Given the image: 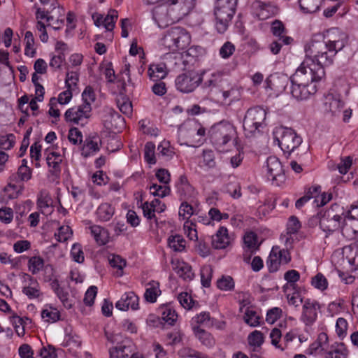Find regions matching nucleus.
<instances>
[{"mask_svg": "<svg viewBox=\"0 0 358 358\" xmlns=\"http://www.w3.org/2000/svg\"><path fill=\"white\" fill-rule=\"evenodd\" d=\"M347 42V36L338 28H332L326 33L325 43L330 46L322 55H317L315 64H318L324 69L333 64L334 57L338 52L343 49Z\"/></svg>", "mask_w": 358, "mask_h": 358, "instance_id": "f257e3e1", "label": "nucleus"}, {"mask_svg": "<svg viewBox=\"0 0 358 358\" xmlns=\"http://www.w3.org/2000/svg\"><path fill=\"white\" fill-rule=\"evenodd\" d=\"M325 76L324 69L315 64L312 59H307L301 64L295 73L289 78L291 83L316 85Z\"/></svg>", "mask_w": 358, "mask_h": 358, "instance_id": "f03ea898", "label": "nucleus"}, {"mask_svg": "<svg viewBox=\"0 0 358 358\" xmlns=\"http://www.w3.org/2000/svg\"><path fill=\"white\" fill-rule=\"evenodd\" d=\"M273 139L278 142V145L285 154L291 155L296 152V155H300L299 151L303 140L302 138L292 128L283 126L275 127L273 132Z\"/></svg>", "mask_w": 358, "mask_h": 358, "instance_id": "7ed1b4c3", "label": "nucleus"}, {"mask_svg": "<svg viewBox=\"0 0 358 358\" xmlns=\"http://www.w3.org/2000/svg\"><path fill=\"white\" fill-rule=\"evenodd\" d=\"M208 134L210 142L216 149L224 151V147L236 138L237 133L232 124L227 121H221L210 127Z\"/></svg>", "mask_w": 358, "mask_h": 358, "instance_id": "20e7f679", "label": "nucleus"}, {"mask_svg": "<svg viewBox=\"0 0 358 358\" xmlns=\"http://www.w3.org/2000/svg\"><path fill=\"white\" fill-rule=\"evenodd\" d=\"M341 220L342 217L338 214H334V210L331 208L324 213L322 211L317 213L315 216L310 219L309 222L311 224L319 222L322 231L330 234L339 228Z\"/></svg>", "mask_w": 358, "mask_h": 358, "instance_id": "39448f33", "label": "nucleus"}, {"mask_svg": "<svg viewBox=\"0 0 358 358\" xmlns=\"http://www.w3.org/2000/svg\"><path fill=\"white\" fill-rule=\"evenodd\" d=\"M203 82V73L188 71L178 75L175 80L176 89L182 93L194 92Z\"/></svg>", "mask_w": 358, "mask_h": 358, "instance_id": "423d86ee", "label": "nucleus"}, {"mask_svg": "<svg viewBox=\"0 0 358 358\" xmlns=\"http://www.w3.org/2000/svg\"><path fill=\"white\" fill-rule=\"evenodd\" d=\"M266 110L259 106L248 109L243 119V127L247 135L253 134L266 119Z\"/></svg>", "mask_w": 358, "mask_h": 358, "instance_id": "0eeeda50", "label": "nucleus"}, {"mask_svg": "<svg viewBox=\"0 0 358 358\" xmlns=\"http://www.w3.org/2000/svg\"><path fill=\"white\" fill-rule=\"evenodd\" d=\"M152 17L157 23L165 26L180 20V16L174 11L172 5L162 3L155 6L152 10Z\"/></svg>", "mask_w": 358, "mask_h": 358, "instance_id": "6e6552de", "label": "nucleus"}, {"mask_svg": "<svg viewBox=\"0 0 358 358\" xmlns=\"http://www.w3.org/2000/svg\"><path fill=\"white\" fill-rule=\"evenodd\" d=\"M266 176L277 186L285 180L282 165L275 156H270L266 159Z\"/></svg>", "mask_w": 358, "mask_h": 358, "instance_id": "1a4fd4ad", "label": "nucleus"}, {"mask_svg": "<svg viewBox=\"0 0 358 358\" xmlns=\"http://www.w3.org/2000/svg\"><path fill=\"white\" fill-rule=\"evenodd\" d=\"M236 11L224 8L223 3L215 6L214 15L215 17V27L219 33H224L228 28L229 24L233 18Z\"/></svg>", "mask_w": 358, "mask_h": 358, "instance_id": "9d476101", "label": "nucleus"}, {"mask_svg": "<svg viewBox=\"0 0 358 358\" xmlns=\"http://www.w3.org/2000/svg\"><path fill=\"white\" fill-rule=\"evenodd\" d=\"M344 107V102L338 94L328 93L324 97L323 111L331 117L338 116Z\"/></svg>", "mask_w": 358, "mask_h": 358, "instance_id": "9b49d317", "label": "nucleus"}, {"mask_svg": "<svg viewBox=\"0 0 358 358\" xmlns=\"http://www.w3.org/2000/svg\"><path fill=\"white\" fill-rule=\"evenodd\" d=\"M91 110L90 103H83L78 106L69 108L64 114V118L66 122L78 124L83 118L87 119L90 117Z\"/></svg>", "mask_w": 358, "mask_h": 358, "instance_id": "f8f14e48", "label": "nucleus"}, {"mask_svg": "<svg viewBox=\"0 0 358 358\" xmlns=\"http://www.w3.org/2000/svg\"><path fill=\"white\" fill-rule=\"evenodd\" d=\"M320 303L310 299H306L303 301L301 320L308 326L312 325L317 319V310L320 309Z\"/></svg>", "mask_w": 358, "mask_h": 358, "instance_id": "ddd939ff", "label": "nucleus"}, {"mask_svg": "<svg viewBox=\"0 0 358 358\" xmlns=\"http://www.w3.org/2000/svg\"><path fill=\"white\" fill-rule=\"evenodd\" d=\"M326 34L322 36V40H317L313 38L311 41L305 48L307 59H312L314 60L317 59V55H322L328 50L330 47L329 44L325 43Z\"/></svg>", "mask_w": 358, "mask_h": 358, "instance_id": "4468645a", "label": "nucleus"}, {"mask_svg": "<svg viewBox=\"0 0 358 358\" xmlns=\"http://www.w3.org/2000/svg\"><path fill=\"white\" fill-rule=\"evenodd\" d=\"M290 93L297 100H305L316 93L317 88L316 85L306 83H291Z\"/></svg>", "mask_w": 358, "mask_h": 358, "instance_id": "2eb2a0df", "label": "nucleus"}, {"mask_svg": "<svg viewBox=\"0 0 358 358\" xmlns=\"http://www.w3.org/2000/svg\"><path fill=\"white\" fill-rule=\"evenodd\" d=\"M226 83L222 73L216 72L212 73L210 77L202 82L201 85L202 88L209 94L214 90H222L224 88V84Z\"/></svg>", "mask_w": 358, "mask_h": 358, "instance_id": "dca6fc26", "label": "nucleus"}, {"mask_svg": "<svg viewBox=\"0 0 358 358\" xmlns=\"http://www.w3.org/2000/svg\"><path fill=\"white\" fill-rule=\"evenodd\" d=\"M115 307L120 310H127L130 307L132 310L138 308V297L133 292L124 293L115 303Z\"/></svg>", "mask_w": 358, "mask_h": 358, "instance_id": "f3484780", "label": "nucleus"}, {"mask_svg": "<svg viewBox=\"0 0 358 358\" xmlns=\"http://www.w3.org/2000/svg\"><path fill=\"white\" fill-rule=\"evenodd\" d=\"M172 37L176 41L178 50L185 49L191 42V36L185 29L180 27H172Z\"/></svg>", "mask_w": 358, "mask_h": 358, "instance_id": "a211bd4d", "label": "nucleus"}, {"mask_svg": "<svg viewBox=\"0 0 358 358\" xmlns=\"http://www.w3.org/2000/svg\"><path fill=\"white\" fill-rule=\"evenodd\" d=\"M176 186L177 188V194L180 200H187L192 196L194 189L189 182L186 176L181 175Z\"/></svg>", "mask_w": 358, "mask_h": 358, "instance_id": "6ab92c4d", "label": "nucleus"}, {"mask_svg": "<svg viewBox=\"0 0 358 358\" xmlns=\"http://www.w3.org/2000/svg\"><path fill=\"white\" fill-rule=\"evenodd\" d=\"M230 243V238L228 235V230L224 227H221L216 234L213 236L212 245L215 249H224Z\"/></svg>", "mask_w": 358, "mask_h": 358, "instance_id": "aec40b11", "label": "nucleus"}, {"mask_svg": "<svg viewBox=\"0 0 358 358\" xmlns=\"http://www.w3.org/2000/svg\"><path fill=\"white\" fill-rule=\"evenodd\" d=\"M271 31L274 36L279 38V41H282L284 45H289L293 41V38L292 37L285 36L287 30L283 23L278 20H275L272 22Z\"/></svg>", "mask_w": 358, "mask_h": 358, "instance_id": "412c9836", "label": "nucleus"}, {"mask_svg": "<svg viewBox=\"0 0 358 358\" xmlns=\"http://www.w3.org/2000/svg\"><path fill=\"white\" fill-rule=\"evenodd\" d=\"M96 139V137L94 136H89L85 138L81 149V155L83 157L87 158L99 151L100 147Z\"/></svg>", "mask_w": 358, "mask_h": 358, "instance_id": "4be33fe9", "label": "nucleus"}, {"mask_svg": "<svg viewBox=\"0 0 358 358\" xmlns=\"http://www.w3.org/2000/svg\"><path fill=\"white\" fill-rule=\"evenodd\" d=\"M171 5L176 6L178 9L176 12L180 20L184 16L187 15L194 8L196 3V0H171Z\"/></svg>", "mask_w": 358, "mask_h": 358, "instance_id": "5701e85b", "label": "nucleus"}, {"mask_svg": "<svg viewBox=\"0 0 358 358\" xmlns=\"http://www.w3.org/2000/svg\"><path fill=\"white\" fill-rule=\"evenodd\" d=\"M90 230L98 245H104L108 243L110 236L107 229L99 225H94L90 227Z\"/></svg>", "mask_w": 358, "mask_h": 358, "instance_id": "b1692460", "label": "nucleus"}, {"mask_svg": "<svg viewBox=\"0 0 358 358\" xmlns=\"http://www.w3.org/2000/svg\"><path fill=\"white\" fill-rule=\"evenodd\" d=\"M174 265L173 268L178 274V275L184 280H191L193 279L194 274L192 271V266L184 262L178 261L176 264L172 261Z\"/></svg>", "mask_w": 358, "mask_h": 358, "instance_id": "393cba45", "label": "nucleus"}, {"mask_svg": "<svg viewBox=\"0 0 358 358\" xmlns=\"http://www.w3.org/2000/svg\"><path fill=\"white\" fill-rule=\"evenodd\" d=\"M148 287L146 288L144 297L146 301L155 303L158 296L161 294L159 289V282L152 280L147 284Z\"/></svg>", "mask_w": 358, "mask_h": 358, "instance_id": "a878e982", "label": "nucleus"}, {"mask_svg": "<svg viewBox=\"0 0 358 358\" xmlns=\"http://www.w3.org/2000/svg\"><path fill=\"white\" fill-rule=\"evenodd\" d=\"M348 351L343 343H335L327 352L325 358H347Z\"/></svg>", "mask_w": 358, "mask_h": 358, "instance_id": "bb28decb", "label": "nucleus"}, {"mask_svg": "<svg viewBox=\"0 0 358 358\" xmlns=\"http://www.w3.org/2000/svg\"><path fill=\"white\" fill-rule=\"evenodd\" d=\"M166 69L165 64H152L148 69V73L151 80L157 81L166 76L167 72Z\"/></svg>", "mask_w": 358, "mask_h": 358, "instance_id": "cd10ccee", "label": "nucleus"}, {"mask_svg": "<svg viewBox=\"0 0 358 358\" xmlns=\"http://www.w3.org/2000/svg\"><path fill=\"white\" fill-rule=\"evenodd\" d=\"M23 189V185H18L9 182L3 189L4 198L8 200L17 199L22 194Z\"/></svg>", "mask_w": 358, "mask_h": 358, "instance_id": "c85d7f7f", "label": "nucleus"}, {"mask_svg": "<svg viewBox=\"0 0 358 358\" xmlns=\"http://www.w3.org/2000/svg\"><path fill=\"white\" fill-rule=\"evenodd\" d=\"M322 0H299L300 9L304 13H313L320 8Z\"/></svg>", "mask_w": 358, "mask_h": 358, "instance_id": "c756f323", "label": "nucleus"}, {"mask_svg": "<svg viewBox=\"0 0 358 358\" xmlns=\"http://www.w3.org/2000/svg\"><path fill=\"white\" fill-rule=\"evenodd\" d=\"M192 330L195 336L206 346H211L213 344V339L210 334L201 329L198 325L192 327Z\"/></svg>", "mask_w": 358, "mask_h": 358, "instance_id": "7c9ffc66", "label": "nucleus"}, {"mask_svg": "<svg viewBox=\"0 0 358 358\" xmlns=\"http://www.w3.org/2000/svg\"><path fill=\"white\" fill-rule=\"evenodd\" d=\"M161 309L162 320L169 325H173L178 318V314L176 310L173 309L170 304L163 305Z\"/></svg>", "mask_w": 358, "mask_h": 358, "instance_id": "2f4dec72", "label": "nucleus"}, {"mask_svg": "<svg viewBox=\"0 0 358 358\" xmlns=\"http://www.w3.org/2000/svg\"><path fill=\"white\" fill-rule=\"evenodd\" d=\"M113 214L114 208L107 203L101 204L96 210L99 219L104 222L109 220Z\"/></svg>", "mask_w": 358, "mask_h": 358, "instance_id": "473e14b6", "label": "nucleus"}, {"mask_svg": "<svg viewBox=\"0 0 358 358\" xmlns=\"http://www.w3.org/2000/svg\"><path fill=\"white\" fill-rule=\"evenodd\" d=\"M278 247H273L269 255L268 259L266 262L268 269L270 273H273L279 269L280 265L281 264L280 260L278 259L277 255V250Z\"/></svg>", "mask_w": 358, "mask_h": 358, "instance_id": "72a5a7b5", "label": "nucleus"}, {"mask_svg": "<svg viewBox=\"0 0 358 358\" xmlns=\"http://www.w3.org/2000/svg\"><path fill=\"white\" fill-rule=\"evenodd\" d=\"M185 241L182 236L176 234L171 236L168 238V245L176 252H182L185 250Z\"/></svg>", "mask_w": 358, "mask_h": 358, "instance_id": "f704fd0d", "label": "nucleus"}, {"mask_svg": "<svg viewBox=\"0 0 358 358\" xmlns=\"http://www.w3.org/2000/svg\"><path fill=\"white\" fill-rule=\"evenodd\" d=\"M32 170L30 168H24V166H20L16 174L10 177V181H28L31 178Z\"/></svg>", "mask_w": 358, "mask_h": 358, "instance_id": "c9c22d12", "label": "nucleus"}, {"mask_svg": "<svg viewBox=\"0 0 358 358\" xmlns=\"http://www.w3.org/2000/svg\"><path fill=\"white\" fill-rule=\"evenodd\" d=\"M117 106L120 110L125 115H129L132 112L131 102L122 93L117 98Z\"/></svg>", "mask_w": 358, "mask_h": 358, "instance_id": "e433bc0d", "label": "nucleus"}, {"mask_svg": "<svg viewBox=\"0 0 358 358\" xmlns=\"http://www.w3.org/2000/svg\"><path fill=\"white\" fill-rule=\"evenodd\" d=\"M248 343L253 347V351H256V348H260L264 343V334L257 330L252 331L248 337Z\"/></svg>", "mask_w": 358, "mask_h": 358, "instance_id": "4c0bfd02", "label": "nucleus"}, {"mask_svg": "<svg viewBox=\"0 0 358 358\" xmlns=\"http://www.w3.org/2000/svg\"><path fill=\"white\" fill-rule=\"evenodd\" d=\"M243 242L251 252L256 251L259 248V244L257 243V236L253 231L245 234L243 237Z\"/></svg>", "mask_w": 358, "mask_h": 358, "instance_id": "58836bf2", "label": "nucleus"}, {"mask_svg": "<svg viewBox=\"0 0 358 358\" xmlns=\"http://www.w3.org/2000/svg\"><path fill=\"white\" fill-rule=\"evenodd\" d=\"M155 150V145L154 143L150 141L145 143L144 148V158L150 164H155L156 163Z\"/></svg>", "mask_w": 358, "mask_h": 358, "instance_id": "ea45409f", "label": "nucleus"}, {"mask_svg": "<svg viewBox=\"0 0 358 358\" xmlns=\"http://www.w3.org/2000/svg\"><path fill=\"white\" fill-rule=\"evenodd\" d=\"M44 266V260L39 256L32 257L29 259L28 266L32 274L38 273Z\"/></svg>", "mask_w": 358, "mask_h": 358, "instance_id": "a19ab883", "label": "nucleus"}, {"mask_svg": "<svg viewBox=\"0 0 358 358\" xmlns=\"http://www.w3.org/2000/svg\"><path fill=\"white\" fill-rule=\"evenodd\" d=\"M24 40L26 41L24 54L27 56L33 57L36 54V50L33 48L34 44V38L31 31H26Z\"/></svg>", "mask_w": 358, "mask_h": 358, "instance_id": "79ce46f5", "label": "nucleus"}, {"mask_svg": "<svg viewBox=\"0 0 358 358\" xmlns=\"http://www.w3.org/2000/svg\"><path fill=\"white\" fill-rule=\"evenodd\" d=\"M311 285L315 288L324 291L328 287V281L322 273H318L312 278Z\"/></svg>", "mask_w": 358, "mask_h": 358, "instance_id": "37998d69", "label": "nucleus"}, {"mask_svg": "<svg viewBox=\"0 0 358 358\" xmlns=\"http://www.w3.org/2000/svg\"><path fill=\"white\" fill-rule=\"evenodd\" d=\"M217 286L221 290L231 291L234 288V279L229 275H222L217 280Z\"/></svg>", "mask_w": 358, "mask_h": 358, "instance_id": "c03bdc74", "label": "nucleus"}, {"mask_svg": "<svg viewBox=\"0 0 358 358\" xmlns=\"http://www.w3.org/2000/svg\"><path fill=\"white\" fill-rule=\"evenodd\" d=\"M159 155L166 157L168 159H171L175 155L174 148L170 145L169 141H162L157 147Z\"/></svg>", "mask_w": 358, "mask_h": 358, "instance_id": "a18cd8bd", "label": "nucleus"}, {"mask_svg": "<svg viewBox=\"0 0 358 358\" xmlns=\"http://www.w3.org/2000/svg\"><path fill=\"white\" fill-rule=\"evenodd\" d=\"M289 78L285 76L273 77L271 82L272 83V87L275 90L282 92L285 90Z\"/></svg>", "mask_w": 358, "mask_h": 358, "instance_id": "49530a36", "label": "nucleus"}, {"mask_svg": "<svg viewBox=\"0 0 358 358\" xmlns=\"http://www.w3.org/2000/svg\"><path fill=\"white\" fill-rule=\"evenodd\" d=\"M10 320L18 336H23L25 334L24 319L17 315H13Z\"/></svg>", "mask_w": 358, "mask_h": 358, "instance_id": "de8ad7c7", "label": "nucleus"}, {"mask_svg": "<svg viewBox=\"0 0 358 358\" xmlns=\"http://www.w3.org/2000/svg\"><path fill=\"white\" fill-rule=\"evenodd\" d=\"M213 275V268L210 266H203L201 269V282L204 287H209Z\"/></svg>", "mask_w": 358, "mask_h": 358, "instance_id": "09e8293b", "label": "nucleus"}, {"mask_svg": "<svg viewBox=\"0 0 358 358\" xmlns=\"http://www.w3.org/2000/svg\"><path fill=\"white\" fill-rule=\"evenodd\" d=\"M245 323L251 327H257L260 324V317L255 310L247 309L244 316Z\"/></svg>", "mask_w": 358, "mask_h": 358, "instance_id": "8fccbe9b", "label": "nucleus"}, {"mask_svg": "<svg viewBox=\"0 0 358 358\" xmlns=\"http://www.w3.org/2000/svg\"><path fill=\"white\" fill-rule=\"evenodd\" d=\"M50 310L44 309L41 312L42 318H46L48 322H55L59 320L60 313L57 309L50 307Z\"/></svg>", "mask_w": 358, "mask_h": 358, "instance_id": "3c124183", "label": "nucleus"}, {"mask_svg": "<svg viewBox=\"0 0 358 358\" xmlns=\"http://www.w3.org/2000/svg\"><path fill=\"white\" fill-rule=\"evenodd\" d=\"M172 27L167 31L166 34L162 38V45L170 51L178 50L176 41L172 37Z\"/></svg>", "mask_w": 358, "mask_h": 358, "instance_id": "603ef678", "label": "nucleus"}, {"mask_svg": "<svg viewBox=\"0 0 358 358\" xmlns=\"http://www.w3.org/2000/svg\"><path fill=\"white\" fill-rule=\"evenodd\" d=\"M150 189H155L152 194L155 196H157L161 198L165 197L171 193V188L166 185H159L157 184H152V185L150 187Z\"/></svg>", "mask_w": 358, "mask_h": 358, "instance_id": "864d4df0", "label": "nucleus"}, {"mask_svg": "<svg viewBox=\"0 0 358 358\" xmlns=\"http://www.w3.org/2000/svg\"><path fill=\"white\" fill-rule=\"evenodd\" d=\"M71 255L72 259L77 263L81 264L84 262V253L80 244L75 243L73 245L71 250Z\"/></svg>", "mask_w": 358, "mask_h": 358, "instance_id": "5fc2aeb1", "label": "nucleus"}, {"mask_svg": "<svg viewBox=\"0 0 358 358\" xmlns=\"http://www.w3.org/2000/svg\"><path fill=\"white\" fill-rule=\"evenodd\" d=\"M301 225L296 216H291L289 218L287 226V234L289 235L295 234L300 229Z\"/></svg>", "mask_w": 358, "mask_h": 358, "instance_id": "6e6d98bb", "label": "nucleus"}, {"mask_svg": "<svg viewBox=\"0 0 358 358\" xmlns=\"http://www.w3.org/2000/svg\"><path fill=\"white\" fill-rule=\"evenodd\" d=\"M182 201L179 208V217H182L183 220L189 219L194 214L193 207L186 200Z\"/></svg>", "mask_w": 358, "mask_h": 358, "instance_id": "4d7b16f0", "label": "nucleus"}, {"mask_svg": "<svg viewBox=\"0 0 358 358\" xmlns=\"http://www.w3.org/2000/svg\"><path fill=\"white\" fill-rule=\"evenodd\" d=\"M68 138L73 145L81 144L83 142L82 133L76 127H73L69 129Z\"/></svg>", "mask_w": 358, "mask_h": 358, "instance_id": "13d9d810", "label": "nucleus"}, {"mask_svg": "<svg viewBox=\"0 0 358 358\" xmlns=\"http://www.w3.org/2000/svg\"><path fill=\"white\" fill-rule=\"evenodd\" d=\"M348 329V322L343 317L338 318L336 324V331L338 336L343 339L346 336Z\"/></svg>", "mask_w": 358, "mask_h": 358, "instance_id": "bf43d9fd", "label": "nucleus"}, {"mask_svg": "<svg viewBox=\"0 0 358 358\" xmlns=\"http://www.w3.org/2000/svg\"><path fill=\"white\" fill-rule=\"evenodd\" d=\"M282 313V309L278 307H274L271 309H269L266 313V321L268 323L273 324L279 318H280Z\"/></svg>", "mask_w": 358, "mask_h": 358, "instance_id": "052dcab7", "label": "nucleus"}, {"mask_svg": "<svg viewBox=\"0 0 358 358\" xmlns=\"http://www.w3.org/2000/svg\"><path fill=\"white\" fill-rule=\"evenodd\" d=\"M97 294V287L96 286H90L85 292L83 301L86 306H91L94 304V299Z\"/></svg>", "mask_w": 358, "mask_h": 358, "instance_id": "680f3d73", "label": "nucleus"}, {"mask_svg": "<svg viewBox=\"0 0 358 358\" xmlns=\"http://www.w3.org/2000/svg\"><path fill=\"white\" fill-rule=\"evenodd\" d=\"M15 136L13 134L0 138V147L3 150L12 148L15 144Z\"/></svg>", "mask_w": 358, "mask_h": 358, "instance_id": "e2e57ef3", "label": "nucleus"}, {"mask_svg": "<svg viewBox=\"0 0 358 358\" xmlns=\"http://www.w3.org/2000/svg\"><path fill=\"white\" fill-rule=\"evenodd\" d=\"M193 320L196 324H205L207 327L213 326V321L208 312H202Z\"/></svg>", "mask_w": 358, "mask_h": 358, "instance_id": "0e129e2a", "label": "nucleus"}, {"mask_svg": "<svg viewBox=\"0 0 358 358\" xmlns=\"http://www.w3.org/2000/svg\"><path fill=\"white\" fill-rule=\"evenodd\" d=\"M178 299L180 305L185 309L192 308L193 306L192 303H194L191 296H189L187 292L180 293L178 296Z\"/></svg>", "mask_w": 358, "mask_h": 358, "instance_id": "69168bd1", "label": "nucleus"}, {"mask_svg": "<svg viewBox=\"0 0 358 358\" xmlns=\"http://www.w3.org/2000/svg\"><path fill=\"white\" fill-rule=\"evenodd\" d=\"M55 294L59 299L65 308L69 309L72 307V303L68 298L69 293L65 291L64 288L61 287L58 291L55 292Z\"/></svg>", "mask_w": 358, "mask_h": 358, "instance_id": "338daca9", "label": "nucleus"}, {"mask_svg": "<svg viewBox=\"0 0 358 358\" xmlns=\"http://www.w3.org/2000/svg\"><path fill=\"white\" fill-rule=\"evenodd\" d=\"M55 294L59 299L65 308L69 309L72 307V303L68 298L69 293L65 291L64 288L61 287L58 291L55 292Z\"/></svg>", "mask_w": 358, "mask_h": 358, "instance_id": "774afa93", "label": "nucleus"}]
</instances>
